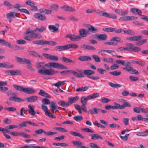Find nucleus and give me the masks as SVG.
<instances>
[{
    "label": "nucleus",
    "instance_id": "nucleus-1",
    "mask_svg": "<svg viewBox=\"0 0 148 148\" xmlns=\"http://www.w3.org/2000/svg\"><path fill=\"white\" fill-rule=\"evenodd\" d=\"M47 64L44 65V63L40 62L38 63L36 66V67L38 69V73L41 75H54L57 73L55 72L53 69L51 68L50 69H46Z\"/></svg>",
    "mask_w": 148,
    "mask_h": 148
},
{
    "label": "nucleus",
    "instance_id": "nucleus-2",
    "mask_svg": "<svg viewBox=\"0 0 148 148\" xmlns=\"http://www.w3.org/2000/svg\"><path fill=\"white\" fill-rule=\"evenodd\" d=\"M68 101H64L62 100L59 101L58 103L59 105L62 107H67L70 106L72 103L75 102L79 99L78 96H75L73 97L69 98Z\"/></svg>",
    "mask_w": 148,
    "mask_h": 148
},
{
    "label": "nucleus",
    "instance_id": "nucleus-3",
    "mask_svg": "<svg viewBox=\"0 0 148 148\" xmlns=\"http://www.w3.org/2000/svg\"><path fill=\"white\" fill-rule=\"evenodd\" d=\"M46 66L47 68L52 67L55 68L61 69H66L67 68L66 66H64V65L55 62H50L47 63Z\"/></svg>",
    "mask_w": 148,
    "mask_h": 148
},
{
    "label": "nucleus",
    "instance_id": "nucleus-4",
    "mask_svg": "<svg viewBox=\"0 0 148 148\" xmlns=\"http://www.w3.org/2000/svg\"><path fill=\"white\" fill-rule=\"evenodd\" d=\"M83 73L85 75H87V77L93 80H97L99 78L98 76H91V75H94L95 72L94 71L90 70H85L83 71Z\"/></svg>",
    "mask_w": 148,
    "mask_h": 148
},
{
    "label": "nucleus",
    "instance_id": "nucleus-5",
    "mask_svg": "<svg viewBox=\"0 0 148 148\" xmlns=\"http://www.w3.org/2000/svg\"><path fill=\"white\" fill-rule=\"evenodd\" d=\"M65 37L69 38L71 41H77L80 40L81 37L79 35H76L73 34H68L66 35Z\"/></svg>",
    "mask_w": 148,
    "mask_h": 148
},
{
    "label": "nucleus",
    "instance_id": "nucleus-6",
    "mask_svg": "<svg viewBox=\"0 0 148 148\" xmlns=\"http://www.w3.org/2000/svg\"><path fill=\"white\" fill-rule=\"evenodd\" d=\"M36 31H35V29L34 30H30L29 28H28L27 29L25 34H31L33 36V38L36 39L40 38L42 37L41 35L40 34L38 33H35V32Z\"/></svg>",
    "mask_w": 148,
    "mask_h": 148
},
{
    "label": "nucleus",
    "instance_id": "nucleus-7",
    "mask_svg": "<svg viewBox=\"0 0 148 148\" xmlns=\"http://www.w3.org/2000/svg\"><path fill=\"white\" fill-rule=\"evenodd\" d=\"M42 109L44 112L45 115L49 118L53 119L55 118L56 117L51 113H50L47 106L42 104L41 106Z\"/></svg>",
    "mask_w": 148,
    "mask_h": 148
},
{
    "label": "nucleus",
    "instance_id": "nucleus-8",
    "mask_svg": "<svg viewBox=\"0 0 148 148\" xmlns=\"http://www.w3.org/2000/svg\"><path fill=\"white\" fill-rule=\"evenodd\" d=\"M11 134L12 135L15 136H21L23 138H29L31 137V136L27 134L26 133L23 132H13L11 133Z\"/></svg>",
    "mask_w": 148,
    "mask_h": 148
},
{
    "label": "nucleus",
    "instance_id": "nucleus-9",
    "mask_svg": "<svg viewBox=\"0 0 148 148\" xmlns=\"http://www.w3.org/2000/svg\"><path fill=\"white\" fill-rule=\"evenodd\" d=\"M127 46L129 47L130 51L137 52L141 50V49L140 47L134 46L133 45L132 43H128L127 44Z\"/></svg>",
    "mask_w": 148,
    "mask_h": 148
},
{
    "label": "nucleus",
    "instance_id": "nucleus-10",
    "mask_svg": "<svg viewBox=\"0 0 148 148\" xmlns=\"http://www.w3.org/2000/svg\"><path fill=\"white\" fill-rule=\"evenodd\" d=\"M25 4L30 6L29 8L32 10L36 11L37 10V7L36 6H35V3L33 1L28 0L25 2Z\"/></svg>",
    "mask_w": 148,
    "mask_h": 148
},
{
    "label": "nucleus",
    "instance_id": "nucleus-11",
    "mask_svg": "<svg viewBox=\"0 0 148 148\" xmlns=\"http://www.w3.org/2000/svg\"><path fill=\"white\" fill-rule=\"evenodd\" d=\"M101 16H103L114 19H116L117 18V16L114 14L112 13L109 14L104 12H103L101 14Z\"/></svg>",
    "mask_w": 148,
    "mask_h": 148
},
{
    "label": "nucleus",
    "instance_id": "nucleus-12",
    "mask_svg": "<svg viewBox=\"0 0 148 148\" xmlns=\"http://www.w3.org/2000/svg\"><path fill=\"white\" fill-rule=\"evenodd\" d=\"M34 17L36 19L42 21H45L47 18L45 15L40 13H36L34 15Z\"/></svg>",
    "mask_w": 148,
    "mask_h": 148
},
{
    "label": "nucleus",
    "instance_id": "nucleus-13",
    "mask_svg": "<svg viewBox=\"0 0 148 148\" xmlns=\"http://www.w3.org/2000/svg\"><path fill=\"white\" fill-rule=\"evenodd\" d=\"M49 108L51 110L54 114L56 113V111H58L56 103L54 101L51 102L49 106Z\"/></svg>",
    "mask_w": 148,
    "mask_h": 148
},
{
    "label": "nucleus",
    "instance_id": "nucleus-14",
    "mask_svg": "<svg viewBox=\"0 0 148 148\" xmlns=\"http://www.w3.org/2000/svg\"><path fill=\"white\" fill-rule=\"evenodd\" d=\"M79 36L81 37V39L82 38L86 37L89 34V31L85 29H80L79 31Z\"/></svg>",
    "mask_w": 148,
    "mask_h": 148
},
{
    "label": "nucleus",
    "instance_id": "nucleus-15",
    "mask_svg": "<svg viewBox=\"0 0 148 148\" xmlns=\"http://www.w3.org/2000/svg\"><path fill=\"white\" fill-rule=\"evenodd\" d=\"M58 28L59 25L58 24H56L55 25H50L48 26L49 29L53 32L58 31Z\"/></svg>",
    "mask_w": 148,
    "mask_h": 148
},
{
    "label": "nucleus",
    "instance_id": "nucleus-16",
    "mask_svg": "<svg viewBox=\"0 0 148 148\" xmlns=\"http://www.w3.org/2000/svg\"><path fill=\"white\" fill-rule=\"evenodd\" d=\"M28 108L29 109L28 110L29 113L32 115H34L36 113V112L34 110V106L29 104L28 105Z\"/></svg>",
    "mask_w": 148,
    "mask_h": 148
},
{
    "label": "nucleus",
    "instance_id": "nucleus-17",
    "mask_svg": "<svg viewBox=\"0 0 148 148\" xmlns=\"http://www.w3.org/2000/svg\"><path fill=\"white\" fill-rule=\"evenodd\" d=\"M14 66L12 64H7L5 62L0 63V67L6 69H12L14 67Z\"/></svg>",
    "mask_w": 148,
    "mask_h": 148
},
{
    "label": "nucleus",
    "instance_id": "nucleus-18",
    "mask_svg": "<svg viewBox=\"0 0 148 148\" xmlns=\"http://www.w3.org/2000/svg\"><path fill=\"white\" fill-rule=\"evenodd\" d=\"M130 11L132 13L141 16L142 12L137 8H132L130 9Z\"/></svg>",
    "mask_w": 148,
    "mask_h": 148
},
{
    "label": "nucleus",
    "instance_id": "nucleus-19",
    "mask_svg": "<svg viewBox=\"0 0 148 148\" xmlns=\"http://www.w3.org/2000/svg\"><path fill=\"white\" fill-rule=\"evenodd\" d=\"M15 59L17 62L22 64L25 63V62L28 59L24 58H21L17 56H16Z\"/></svg>",
    "mask_w": 148,
    "mask_h": 148
},
{
    "label": "nucleus",
    "instance_id": "nucleus-20",
    "mask_svg": "<svg viewBox=\"0 0 148 148\" xmlns=\"http://www.w3.org/2000/svg\"><path fill=\"white\" fill-rule=\"evenodd\" d=\"M55 49L59 51H62L68 49L67 44L63 46H58L55 47Z\"/></svg>",
    "mask_w": 148,
    "mask_h": 148
},
{
    "label": "nucleus",
    "instance_id": "nucleus-21",
    "mask_svg": "<svg viewBox=\"0 0 148 148\" xmlns=\"http://www.w3.org/2000/svg\"><path fill=\"white\" fill-rule=\"evenodd\" d=\"M36 92L35 90L31 88H25L24 92L27 94H32Z\"/></svg>",
    "mask_w": 148,
    "mask_h": 148
},
{
    "label": "nucleus",
    "instance_id": "nucleus-22",
    "mask_svg": "<svg viewBox=\"0 0 148 148\" xmlns=\"http://www.w3.org/2000/svg\"><path fill=\"white\" fill-rule=\"evenodd\" d=\"M9 100L10 101L15 102H20L24 101V99L16 97L15 96L11 97L9 98Z\"/></svg>",
    "mask_w": 148,
    "mask_h": 148
},
{
    "label": "nucleus",
    "instance_id": "nucleus-23",
    "mask_svg": "<svg viewBox=\"0 0 148 148\" xmlns=\"http://www.w3.org/2000/svg\"><path fill=\"white\" fill-rule=\"evenodd\" d=\"M99 110H100L99 108H93L90 109L88 112L90 114H97L98 113V111Z\"/></svg>",
    "mask_w": 148,
    "mask_h": 148
},
{
    "label": "nucleus",
    "instance_id": "nucleus-24",
    "mask_svg": "<svg viewBox=\"0 0 148 148\" xmlns=\"http://www.w3.org/2000/svg\"><path fill=\"white\" fill-rule=\"evenodd\" d=\"M63 9L65 11L69 12H74L76 11L75 9L69 6L64 5L62 7Z\"/></svg>",
    "mask_w": 148,
    "mask_h": 148
},
{
    "label": "nucleus",
    "instance_id": "nucleus-25",
    "mask_svg": "<svg viewBox=\"0 0 148 148\" xmlns=\"http://www.w3.org/2000/svg\"><path fill=\"white\" fill-rule=\"evenodd\" d=\"M142 38V37L141 36H134L128 37L127 38V39L129 40L136 41L138 40L139 39H141Z\"/></svg>",
    "mask_w": 148,
    "mask_h": 148
},
{
    "label": "nucleus",
    "instance_id": "nucleus-26",
    "mask_svg": "<svg viewBox=\"0 0 148 148\" xmlns=\"http://www.w3.org/2000/svg\"><path fill=\"white\" fill-rule=\"evenodd\" d=\"M81 47L87 50H94L96 49L95 48L91 46L87 45L86 44H83L81 46Z\"/></svg>",
    "mask_w": 148,
    "mask_h": 148
},
{
    "label": "nucleus",
    "instance_id": "nucleus-27",
    "mask_svg": "<svg viewBox=\"0 0 148 148\" xmlns=\"http://www.w3.org/2000/svg\"><path fill=\"white\" fill-rule=\"evenodd\" d=\"M27 101L30 102H34L36 101L38 99V97L35 96H32L27 98Z\"/></svg>",
    "mask_w": 148,
    "mask_h": 148
},
{
    "label": "nucleus",
    "instance_id": "nucleus-28",
    "mask_svg": "<svg viewBox=\"0 0 148 148\" xmlns=\"http://www.w3.org/2000/svg\"><path fill=\"white\" fill-rule=\"evenodd\" d=\"M78 60L81 61H90L91 58L88 56H80L78 58Z\"/></svg>",
    "mask_w": 148,
    "mask_h": 148
},
{
    "label": "nucleus",
    "instance_id": "nucleus-29",
    "mask_svg": "<svg viewBox=\"0 0 148 148\" xmlns=\"http://www.w3.org/2000/svg\"><path fill=\"white\" fill-rule=\"evenodd\" d=\"M60 59L66 63H74V61L71 60H70L64 57H62L60 58Z\"/></svg>",
    "mask_w": 148,
    "mask_h": 148
},
{
    "label": "nucleus",
    "instance_id": "nucleus-30",
    "mask_svg": "<svg viewBox=\"0 0 148 148\" xmlns=\"http://www.w3.org/2000/svg\"><path fill=\"white\" fill-rule=\"evenodd\" d=\"M116 62L117 64L125 66L129 65L130 64V63L128 62H125L123 60H116Z\"/></svg>",
    "mask_w": 148,
    "mask_h": 148
},
{
    "label": "nucleus",
    "instance_id": "nucleus-31",
    "mask_svg": "<svg viewBox=\"0 0 148 148\" xmlns=\"http://www.w3.org/2000/svg\"><path fill=\"white\" fill-rule=\"evenodd\" d=\"M6 16L8 18H15L16 17H18L16 13L13 12H12L7 14Z\"/></svg>",
    "mask_w": 148,
    "mask_h": 148
},
{
    "label": "nucleus",
    "instance_id": "nucleus-32",
    "mask_svg": "<svg viewBox=\"0 0 148 148\" xmlns=\"http://www.w3.org/2000/svg\"><path fill=\"white\" fill-rule=\"evenodd\" d=\"M90 135L91 136V139L93 140H97L98 139H102V137L97 134H90Z\"/></svg>",
    "mask_w": 148,
    "mask_h": 148
},
{
    "label": "nucleus",
    "instance_id": "nucleus-33",
    "mask_svg": "<svg viewBox=\"0 0 148 148\" xmlns=\"http://www.w3.org/2000/svg\"><path fill=\"white\" fill-rule=\"evenodd\" d=\"M69 133L73 136L79 137L82 139L84 138V137L82 134L75 132L71 131L69 132Z\"/></svg>",
    "mask_w": 148,
    "mask_h": 148
},
{
    "label": "nucleus",
    "instance_id": "nucleus-34",
    "mask_svg": "<svg viewBox=\"0 0 148 148\" xmlns=\"http://www.w3.org/2000/svg\"><path fill=\"white\" fill-rule=\"evenodd\" d=\"M38 94L42 96L47 98H50L51 97L48 93L44 92L43 90H40L38 92Z\"/></svg>",
    "mask_w": 148,
    "mask_h": 148
},
{
    "label": "nucleus",
    "instance_id": "nucleus-35",
    "mask_svg": "<svg viewBox=\"0 0 148 148\" xmlns=\"http://www.w3.org/2000/svg\"><path fill=\"white\" fill-rule=\"evenodd\" d=\"M14 88L20 92H24L25 88L22 86L14 85H13Z\"/></svg>",
    "mask_w": 148,
    "mask_h": 148
},
{
    "label": "nucleus",
    "instance_id": "nucleus-36",
    "mask_svg": "<svg viewBox=\"0 0 148 148\" xmlns=\"http://www.w3.org/2000/svg\"><path fill=\"white\" fill-rule=\"evenodd\" d=\"M99 95L98 93L96 92L90 94V95L88 96V99L90 100L92 99H94L97 97Z\"/></svg>",
    "mask_w": 148,
    "mask_h": 148
},
{
    "label": "nucleus",
    "instance_id": "nucleus-37",
    "mask_svg": "<svg viewBox=\"0 0 148 148\" xmlns=\"http://www.w3.org/2000/svg\"><path fill=\"white\" fill-rule=\"evenodd\" d=\"M110 41H116L117 42H120L121 43H122L123 42V41L122 40L121 38L119 37L115 36L113 37L110 40Z\"/></svg>",
    "mask_w": 148,
    "mask_h": 148
},
{
    "label": "nucleus",
    "instance_id": "nucleus-38",
    "mask_svg": "<svg viewBox=\"0 0 148 148\" xmlns=\"http://www.w3.org/2000/svg\"><path fill=\"white\" fill-rule=\"evenodd\" d=\"M97 38L102 40H105L107 38V36L104 34H100L97 36Z\"/></svg>",
    "mask_w": 148,
    "mask_h": 148
},
{
    "label": "nucleus",
    "instance_id": "nucleus-39",
    "mask_svg": "<svg viewBox=\"0 0 148 148\" xmlns=\"http://www.w3.org/2000/svg\"><path fill=\"white\" fill-rule=\"evenodd\" d=\"M72 143L77 148L80 147L81 145L82 144V142L80 140L73 141Z\"/></svg>",
    "mask_w": 148,
    "mask_h": 148
},
{
    "label": "nucleus",
    "instance_id": "nucleus-40",
    "mask_svg": "<svg viewBox=\"0 0 148 148\" xmlns=\"http://www.w3.org/2000/svg\"><path fill=\"white\" fill-rule=\"evenodd\" d=\"M139 39L138 40L136 41V45L138 46H140L146 43L147 41L146 39L140 40Z\"/></svg>",
    "mask_w": 148,
    "mask_h": 148
},
{
    "label": "nucleus",
    "instance_id": "nucleus-41",
    "mask_svg": "<svg viewBox=\"0 0 148 148\" xmlns=\"http://www.w3.org/2000/svg\"><path fill=\"white\" fill-rule=\"evenodd\" d=\"M68 49L71 48L76 49L78 47V45L75 44H67Z\"/></svg>",
    "mask_w": 148,
    "mask_h": 148
},
{
    "label": "nucleus",
    "instance_id": "nucleus-42",
    "mask_svg": "<svg viewBox=\"0 0 148 148\" xmlns=\"http://www.w3.org/2000/svg\"><path fill=\"white\" fill-rule=\"evenodd\" d=\"M25 63L27 64V69L32 71H34V69L32 66L31 63L30 62V61L28 59H27V60L26 61Z\"/></svg>",
    "mask_w": 148,
    "mask_h": 148
},
{
    "label": "nucleus",
    "instance_id": "nucleus-43",
    "mask_svg": "<svg viewBox=\"0 0 148 148\" xmlns=\"http://www.w3.org/2000/svg\"><path fill=\"white\" fill-rule=\"evenodd\" d=\"M124 102V104L121 105V109H123L125 107L128 106L129 107H130L131 106V105L128 103L124 99H122Z\"/></svg>",
    "mask_w": 148,
    "mask_h": 148
},
{
    "label": "nucleus",
    "instance_id": "nucleus-44",
    "mask_svg": "<svg viewBox=\"0 0 148 148\" xmlns=\"http://www.w3.org/2000/svg\"><path fill=\"white\" fill-rule=\"evenodd\" d=\"M88 29L92 33H95L98 32V30L96 28H94L92 26L90 25L88 27Z\"/></svg>",
    "mask_w": 148,
    "mask_h": 148
},
{
    "label": "nucleus",
    "instance_id": "nucleus-45",
    "mask_svg": "<svg viewBox=\"0 0 148 148\" xmlns=\"http://www.w3.org/2000/svg\"><path fill=\"white\" fill-rule=\"evenodd\" d=\"M88 89V87L87 86L84 87H79L75 91L77 92H84L86 91Z\"/></svg>",
    "mask_w": 148,
    "mask_h": 148
},
{
    "label": "nucleus",
    "instance_id": "nucleus-46",
    "mask_svg": "<svg viewBox=\"0 0 148 148\" xmlns=\"http://www.w3.org/2000/svg\"><path fill=\"white\" fill-rule=\"evenodd\" d=\"M52 11L50 10L43 9L41 10L40 12L41 13H45V14H49L51 13Z\"/></svg>",
    "mask_w": 148,
    "mask_h": 148
},
{
    "label": "nucleus",
    "instance_id": "nucleus-47",
    "mask_svg": "<svg viewBox=\"0 0 148 148\" xmlns=\"http://www.w3.org/2000/svg\"><path fill=\"white\" fill-rule=\"evenodd\" d=\"M21 73V71L19 70H12V75H16Z\"/></svg>",
    "mask_w": 148,
    "mask_h": 148
},
{
    "label": "nucleus",
    "instance_id": "nucleus-48",
    "mask_svg": "<svg viewBox=\"0 0 148 148\" xmlns=\"http://www.w3.org/2000/svg\"><path fill=\"white\" fill-rule=\"evenodd\" d=\"M52 145H53L61 146L62 147H67L69 146L68 144L65 143H52Z\"/></svg>",
    "mask_w": 148,
    "mask_h": 148
},
{
    "label": "nucleus",
    "instance_id": "nucleus-49",
    "mask_svg": "<svg viewBox=\"0 0 148 148\" xmlns=\"http://www.w3.org/2000/svg\"><path fill=\"white\" fill-rule=\"evenodd\" d=\"M29 54L35 57H40V56L37 53L33 51H29Z\"/></svg>",
    "mask_w": 148,
    "mask_h": 148
},
{
    "label": "nucleus",
    "instance_id": "nucleus-50",
    "mask_svg": "<svg viewBox=\"0 0 148 148\" xmlns=\"http://www.w3.org/2000/svg\"><path fill=\"white\" fill-rule=\"evenodd\" d=\"M119 20L121 21H131L130 16H126L121 17L120 18Z\"/></svg>",
    "mask_w": 148,
    "mask_h": 148
},
{
    "label": "nucleus",
    "instance_id": "nucleus-51",
    "mask_svg": "<svg viewBox=\"0 0 148 148\" xmlns=\"http://www.w3.org/2000/svg\"><path fill=\"white\" fill-rule=\"evenodd\" d=\"M45 41L42 40H35L33 41V43L34 44L38 45H45Z\"/></svg>",
    "mask_w": 148,
    "mask_h": 148
},
{
    "label": "nucleus",
    "instance_id": "nucleus-52",
    "mask_svg": "<svg viewBox=\"0 0 148 148\" xmlns=\"http://www.w3.org/2000/svg\"><path fill=\"white\" fill-rule=\"evenodd\" d=\"M108 84L111 87L114 88L120 87L122 86L120 84H114L111 82H109Z\"/></svg>",
    "mask_w": 148,
    "mask_h": 148
},
{
    "label": "nucleus",
    "instance_id": "nucleus-53",
    "mask_svg": "<svg viewBox=\"0 0 148 148\" xmlns=\"http://www.w3.org/2000/svg\"><path fill=\"white\" fill-rule=\"evenodd\" d=\"M49 44L51 46L56 45L57 43L56 42L53 41H47L45 40V45Z\"/></svg>",
    "mask_w": 148,
    "mask_h": 148
},
{
    "label": "nucleus",
    "instance_id": "nucleus-54",
    "mask_svg": "<svg viewBox=\"0 0 148 148\" xmlns=\"http://www.w3.org/2000/svg\"><path fill=\"white\" fill-rule=\"evenodd\" d=\"M65 82V81H64L62 82L60 81L54 84V85L57 87L58 88H59L60 86L63 85L64 84Z\"/></svg>",
    "mask_w": 148,
    "mask_h": 148
},
{
    "label": "nucleus",
    "instance_id": "nucleus-55",
    "mask_svg": "<svg viewBox=\"0 0 148 148\" xmlns=\"http://www.w3.org/2000/svg\"><path fill=\"white\" fill-rule=\"evenodd\" d=\"M92 57L93 58L95 62H99L101 61L100 58L97 55H92Z\"/></svg>",
    "mask_w": 148,
    "mask_h": 148
},
{
    "label": "nucleus",
    "instance_id": "nucleus-56",
    "mask_svg": "<svg viewBox=\"0 0 148 148\" xmlns=\"http://www.w3.org/2000/svg\"><path fill=\"white\" fill-rule=\"evenodd\" d=\"M29 36L24 37V39L26 40L31 41H32V38H33V36L31 34H28Z\"/></svg>",
    "mask_w": 148,
    "mask_h": 148
},
{
    "label": "nucleus",
    "instance_id": "nucleus-57",
    "mask_svg": "<svg viewBox=\"0 0 148 148\" xmlns=\"http://www.w3.org/2000/svg\"><path fill=\"white\" fill-rule=\"evenodd\" d=\"M88 96L86 97H82L81 98V102L82 105H85L87 103V100H90L88 99Z\"/></svg>",
    "mask_w": 148,
    "mask_h": 148
},
{
    "label": "nucleus",
    "instance_id": "nucleus-58",
    "mask_svg": "<svg viewBox=\"0 0 148 148\" xmlns=\"http://www.w3.org/2000/svg\"><path fill=\"white\" fill-rule=\"evenodd\" d=\"M27 124H28V121L23 122L19 124L18 126V127H19L20 128H21L23 127H27Z\"/></svg>",
    "mask_w": 148,
    "mask_h": 148
},
{
    "label": "nucleus",
    "instance_id": "nucleus-59",
    "mask_svg": "<svg viewBox=\"0 0 148 148\" xmlns=\"http://www.w3.org/2000/svg\"><path fill=\"white\" fill-rule=\"evenodd\" d=\"M46 29V28L44 26H41L40 28H37L35 29V31H38L40 32H42L45 31Z\"/></svg>",
    "mask_w": 148,
    "mask_h": 148
},
{
    "label": "nucleus",
    "instance_id": "nucleus-60",
    "mask_svg": "<svg viewBox=\"0 0 148 148\" xmlns=\"http://www.w3.org/2000/svg\"><path fill=\"white\" fill-rule=\"evenodd\" d=\"M123 32L124 33L129 34L131 35H133L135 33L134 31L131 30H123Z\"/></svg>",
    "mask_w": 148,
    "mask_h": 148
},
{
    "label": "nucleus",
    "instance_id": "nucleus-61",
    "mask_svg": "<svg viewBox=\"0 0 148 148\" xmlns=\"http://www.w3.org/2000/svg\"><path fill=\"white\" fill-rule=\"evenodd\" d=\"M55 130L62 132H67V130L61 127H56L54 128Z\"/></svg>",
    "mask_w": 148,
    "mask_h": 148
},
{
    "label": "nucleus",
    "instance_id": "nucleus-62",
    "mask_svg": "<svg viewBox=\"0 0 148 148\" xmlns=\"http://www.w3.org/2000/svg\"><path fill=\"white\" fill-rule=\"evenodd\" d=\"M68 18L69 20L73 21H77L78 20V19L77 17L73 16L72 15H71L69 16Z\"/></svg>",
    "mask_w": 148,
    "mask_h": 148
},
{
    "label": "nucleus",
    "instance_id": "nucleus-63",
    "mask_svg": "<svg viewBox=\"0 0 148 148\" xmlns=\"http://www.w3.org/2000/svg\"><path fill=\"white\" fill-rule=\"evenodd\" d=\"M103 30L105 32H114V28L112 27L103 28Z\"/></svg>",
    "mask_w": 148,
    "mask_h": 148
},
{
    "label": "nucleus",
    "instance_id": "nucleus-64",
    "mask_svg": "<svg viewBox=\"0 0 148 148\" xmlns=\"http://www.w3.org/2000/svg\"><path fill=\"white\" fill-rule=\"evenodd\" d=\"M110 100L108 99L105 97H102L101 98L100 101L103 103H107Z\"/></svg>",
    "mask_w": 148,
    "mask_h": 148
}]
</instances>
